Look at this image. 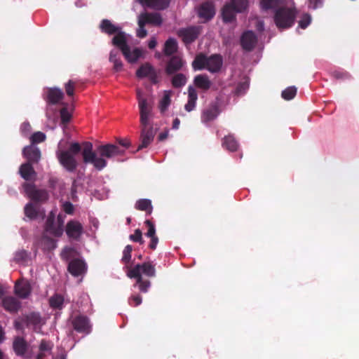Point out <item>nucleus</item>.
I'll return each mask as SVG.
<instances>
[{
	"label": "nucleus",
	"instance_id": "1",
	"mask_svg": "<svg viewBox=\"0 0 359 359\" xmlns=\"http://www.w3.org/2000/svg\"><path fill=\"white\" fill-rule=\"evenodd\" d=\"M83 163L92 164L98 170H101L107 166V159L124 154V149L113 144L99 145L95 151L90 142H83Z\"/></svg>",
	"mask_w": 359,
	"mask_h": 359
},
{
	"label": "nucleus",
	"instance_id": "2",
	"mask_svg": "<svg viewBox=\"0 0 359 359\" xmlns=\"http://www.w3.org/2000/svg\"><path fill=\"white\" fill-rule=\"evenodd\" d=\"M137 99L140 109V136L137 151L147 148L154 141L156 129L152 123V105L142 96V92L137 89Z\"/></svg>",
	"mask_w": 359,
	"mask_h": 359
},
{
	"label": "nucleus",
	"instance_id": "3",
	"mask_svg": "<svg viewBox=\"0 0 359 359\" xmlns=\"http://www.w3.org/2000/svg\"><path fill=\"white\" fill-rule=\"evenodd\" d=\"M83 142H72L67 150L59 151L57 152V157L60 163L69 172H74L78 163L75 156L81 152L83 155Z\"/></svg>",
	"mask_w": 359,
	"mask_h": 359
},
{
	"label": "nucleus",
	"instance_id": "4",
	"mask_svg": "<svg viewBox=\"0 0 359 359\" xmlns=\"http://www.w3.org/2000/svg\"><path fill=\"white\" fill-rule=\"evenodd\" d=\"M296 15L295 8L281 6L275 11L274 22L278 29L290 28L294 23Z\"/></svg>",
	"mask_w": 359,
	"mask_h": 359
},
{
	"label": "nucleus",
	"instance_id": "5",
	"mask_svg": "<svg viewBox=\"0 0 359 359\" xmlns=\"http://www.w3.org/2000/svg\"><path fill=\"white\" fill-rule=\"evenodd\" d=\"M114 46L121 51L123 55L129 63H135L142 57V51L140 48H135L131 51L128 43V38L124 39L123 34L114 39Z\"/></svg>",
	"mask_w": 359,
	"mask_h": 359
},
{
	"label": "nucleus",
	"instance_id": "6",
	"mask_svg": "<svg viewBox=\"0 0 359 359\" xmlns=\"http://www.w3.org/2000/svg\"><path fill=\"white\" fill-rule=\"evenodd\" d=\"M44 100L47 103L46 107V116L48 118H51L54 114V110L51 105L57 104L64 98L63 92L57 88H48L43 97Z\"/></svg>",
	"mask_w": 359,
	"mask_h": 359
},
{
	"label": "nucleus",
	"instance_id": "7",
	"mask_svg": "<svg viewBox=\"0 0 359 359\" xmlns=\"http://www.w3.org/2000/svg\"><path fill=\"white\" fill-rule=\"evenodd\" d=\"M142 273L148 277H154L156 276L154 265L149 262L138 264L130 269L127 275L130 278H139V280H140L141 277H142Z\"/></svg>",
	"mask_w": 359,
	"mask_h": 359
},
{
	"label": "nucleus",
	"instance_id": "8",
	"mask_svg": "<svg viewBox=\"0 0 359 359\" xmlns=\"http://www.w3.org/2000/svg\"><path fill=\"white\" fill-rule=\"evenodd\" d=\"M99 29H100L101 32L107 34V35H114V37L111 39V44L114 46V40L116 37H118V36L123 34L124 39H127L128 36L126 32L122 31V28L119 26H117L114 24H113L108 19H103L101 20Z\"/></svg>",
	"mask_w": 359,
	"mask_h": 359
},
{
	"label": "nucleus",
	"instance_id": "9",
	"mask_svg": "<svg viewBox=\"0 0 359 359\" xmlns=\"http://www.w3.org/2000/svg\"><path fill=\"white\" fill-rule=\"evenodd\" d=\"M202 27L201 26H190L187 28L180 29L177 34L186 44L193 43L201 34Z\"/></svg>",
	"mask_w": 359,
	"mask_h": 359
},
{
	"label": "nucleus",
	"instance_id": "10",
	"mask_svg": "<svg viewBox=\"0 0 359 359\" xmlns=\"http://www.w3.org/2000/svg\"><path fill=\"white\" fill-rule=\"evenodd\" d=\"M136 76L139 79L149 78L153 84L158 83V76L155 68L149 62L142 64L136 71Z\"/></svg>",
	"mask_w": 359,
	"mask_h": 359
},
{
	"label": "nucleus",
	"instance_id": "11",
	"mask_svg": "<svg viewBox=\"0 0 359 359\" xmlns=\"http://www.w3.org/2000/svg\"><path fill=\"white\" fill-rule=\"evenodd\" d=\"M22 187L26 194L34 201L43 202L48 198V194L46 190L37 189L33 184L25 182Z\"/></svg>",
	"mask_w": 359,
	"mask_h": 359
},
{
	"label": "nucleus",
	"instance_id": "12",
	"mask_svg": "<svg viewBox=\"0 0 359 359\" xmlns=\"http://www.w3.org/2000/svg\"><path fill=\"white\" fill-rule=\"evenodd\" d=\"M186 62L180 55H172L166 62L165 72L167 76H171L184 69Z\"/></svg>",
	"mask_w": 359,
	"mask_h": 359
},
{
	"label": "nucleus",
	"instance_id": "13",
	"mask_svg": "<svg viewBox=\"0 0 359 359\" xmlns=\"http://www.w3.org/2000/svg\"><path fill=\"white\" fill-rule=\"evenodd\" d=\"M72 324L74 329L79 333L88 334L91 332L90 320L86 316L79 315L75 316L72 320Z\"/></svg>",
	"mask_w": 359,
	"mask_h": 359
},
{
	"label": "nucleus",
	"instance_id": "14",
	"mask_svg": "<svg viewBox=\"0 0 359 359\" xmlns=\"http://www.w3.org/2000/svg\"><path fill=\"white\" fill-rule=\"evenodd\" d=\"M83 225L76 220H69L65 227V232L69 239L79 241L83 233Z\"/></svg>",
	"mask_w": 359,
	"mask_h": 359
},
{
	"label": "nucleus",
	"instance_id": "15",
	"mask_svg": "<svg viewBox=\"0 0 359 359\" xmlns=\"http://www.w3.org/2000/svg\"><path fill=\"white\" fill-rule=\"evenodd\" d=\"M55 216L53 212L48 215L45 224V231L50 233L55 237H60L64 231L63 221L61 220L60 224L55 225Z\"/></svg>",
	"mask_w": 359,
	"mask_h": 359
},
{
	"label": "nucleus",
	"instance_id": "16",
	"mask_svg": "<svg viewBox=\"0 0 359 359\" xmlns=\"http://www.w3.org/2000/svg\"><path fill=\"white\" fill-rule=\"evenodd\" d=\"M220 114L219 104L217 102H211L201 113V121L207 123L214 121Z\"/></svg>",
	"mask_w": 359,
	"mask_h": 359
},
{
	"label": "nucleus",
	"instance_id": "17",
	"mask_svg": "<svg viewBox=\"0 0 359 359\" xmlns=\"http://www.w3.org/2000/svg\"><path fill=\"white\" fill-rule=\"evenodd\" d=\"M197 13L198 17L203 20V22L210 20L215 15V9L213 2L210 1L203 2L199 6Z\"/></svg>",
	"mask_w": 359,
	"mask_h": 359
},
{
	"label": "nucleus",
	"instance_id": "18",
	"mask_svg": "<svg viewBox=\"0 0 359 359\" xmlns=\"http://www.w3.org/2000/svg\"><path fill=\"white\" fill-rule=\"evenodd\" d=\"M22 155L27 159V162L31 164L38 163L41 156L40 149L36 146L32 144L24 147Z\"/></svg>",
	"mask_w": 359,
	"mask_h": 359
},
{
	"label": "nucleus",
	"instance_id": "19",
	"mask_svg": "<svg viewBox=\"0 0 359 359\" xmlns=\"http://www.w3.org/2000/svg\"><path fill=\"white\" fill-rule=\"evenodd\" d=\"M25 323L27 327L32 326L35 332L39 333L45 322L39 313L32 312L25 316Z\"/></svg>",
	"mask_w": 359,
	"mask_h": 359
},
{
	"label": "nucleus",
	"instance_id": "20",
	"mask_svg": "<svg viewBox=\"0 0 359 359\" xmlns=\"http://www.w3.org/2000/svg\"><path fill=\"white\" fill-rule=\"evenodd\" d=\"M257 43V38L252 31L245 32L241 37V45L246 51H251Z\"/></svg>",
	"mask_w": 359,
	"mask_h": 359
},
{
	"label": "nucleus",
	"instance_id": "21",
	"mask_svg": "<svg viewBox=\"0 0 359 359\" xmlns=\"http://www.w3.org/2000/svg\"><path fill=\"white\" fill-rule=\"evenodd\" d=\"M67 269L73 276L77 277L86 271L87 266L83 260L74 259L69 262Z\"/></svg>",
	"mask_w": 359,
	"mask_h": 359
},
{
	"label": "nucleus",
	"instance_id": "22",
	"mask_svg": "<svg viewBox=\"0 0 359 359\" xmlns=\"http://www.w3.org/2000/svg\"><path fill=\"white\" fill-rule=\"evenodd\" d=\"M205 69L211 73H217L220 71L223 60L222 57L219 54H214L208 57Z\"/></svg>",
	"mask_w": 359,
	"mask_h": 359
},
{
	"label": "nucleus",
	"instance_id": "23",
	"mask_svg": "<svg viewBox=\"0 0 359 359\" xmlns=\"http://www.w3.org/2000/svg\"><path fill=\"white\" fill-rule=\"evenodd\" d=\"M4 309L10 313H17L21 306L20 302L14 297H4L1 300Z\"/></svg>",
	"mask_w": 359,
	"mask_h": 359
},
{
	"label": "nucleus",
	"instance_id": "24",
	"mask_svg": "<svg viewBox=\"0 0 359 359\" xmlns=\"http://www.w3.org/2000/svg\"><path fill=\"white\" fill-rule=\"evenodd\" d=\"M138 19L144 24H151L155 26H159L162 23V18L158 13H143L139 15Z\"/></svg>",
	"mask_w": 359,
	"mask_h": 359
},
{
	"label": "nucleus",
	"instance_id": "25",
	"mask_svg": "<svg viewBox=\"0 0 359 359\" xmlns=\"http://www.w3.org/2000/svg\"><path fill=\"white\" fill-rule=\"evenodd\" d=\"M15 293L22 299H26L30 294L32 288L27 281H17L15 284Z\"/></svg>",
	"mask_w": 359,
	"mask_h": 359
},
{
	"label": "nucleus",
	"instance_id": "26",
	"mask_svg": "<svg viewBox=\"0 0 359 359\" xmlns=\"http://www.w3.org/2000/svg\"><path fill=\"white\" fill-rule=\"evenodd\" d=\"M13 348L18 356H25L28 349V344L22 337H15L13 342Z\"/></svg>",
	"mask_w": 359,
	"mask_h": 359
},
{
	"label": "nucleus",
	"instance_id": "27",
	"mask_svg": "<svg viewBox=\"0 0 359 359\" xmlns=\"http://www.w3.org/2000/svg\"><path fill=\"white\" fill-rule=\"evenodd\" d=\"M33 164L30 163H25L22 164L19 169L20 176L26 181L34 180L36 178V172H35Z\"/></svg>",
	"mask_w": 359,
	"mask_h": 359
},
{
	"label": "nucleus",
	"instance_id": "28",
	"mask_svg": "<svg viewBox=\"0 0 359 359\" xmlns=\"http://www.w3.org/2000/svg\"><path fill=\"white\" fill-rule=\"evenodd\" d=\"M194 84L196 88L207 91L210 88L212 82L207 74H198L194 79Z\"/></svg>",
	"mask_w": 359,
	"mask_h": 359
},
{
	"label": "nucleus",
	"instance_id": "29",
	"mask_svg": "<svg viewBox=\"0 0 359 359\" xmlns=\"http://www.w3.org/2000/svg\"><path fill=\"white\" fill-rule=\"evenodd\" d=\"M139 3L149 8L163 10L168 7L170 0H137Z\"/></svg>",
	"mask_w": 359,
	"mask_h": 359
},
{
	"label": "nucleus",
	"instance_id": "30",
	"mask_svg": "<svg viewBox=\"0 0 359 359\" xmlns=\"http://www.w3.org/2000/svg\"><path fill=\"white\" fill-rule=\"evenodd\" d=\"M238 13L235 7L230 3L224 6L222 10L223 21L226 23L231 22L236 19V13Z\"/></svg>",
	"mask_w": 359,
	"mask_h": 359
},
{
	"label": "nucleus",
	"instance_id": "31",
	"mask_svg": "<svg viewBox=\"0 0 359 359\" xmlns=\"http://www.w3.org/2000/svg\"><path fill=\"white\" fill-rule=\"evenodd\" d=\"M222 147L229 151H236L238 148V143L235 137L229 134L226 135L222 140Z\"/></svg>",
	"mask_w": 359,
	"mask_h": 359
},
{
	"label": "nucleus",
	"instance_id": "32",
	"mask_svg": "<svg viewBox=\"0 0 359 359\" xmlns=\"http://www.w3.org/2000/svg\"><path fill=\"white\" fill-rule=\"evenodd\" d=\"M53 347V344L51 341L42 339L39 346V353L36 355V359H43V358L46 357V353L51 351Z\"/></svg>",
	"mask_w": 359,
	"mask_h": 359
},
{
	"label": "nucleus",
	"instance_id": "33",
	"mask_svg": "<svg viewBox=\"0 0 359 359\" xmlns=\"http://www.w3.org/2000/svg\"><path fill=\"white\" fill-rule=\"evenodd\" d=\"M178 46L176 39L169 38L165 43L163 53L166 56H172L177 51Z\"/></svg>",
	"mask_w": 359,
	"mask_h": 359
},
{
	"label": "nucleus",
	"instance_id": "34",
	"mask_svg": "<svg viewBox=\"0 0 359 359\" xmlns=\"http://www.w3.org/2000/svg\"><path fill=\"white\" fill-rule=\"evenodd\" d=\"M187 82V77L182 73L177 72L172 74L171 79V84L175 88H181L186 85Z\"/></svg>",
	"mask_w": 359,
	"mask_h": 359
},
{
	"label": "nucleus",
	"instance_id": "35",
	"mask_svg": "<svg viewBox=\"0 0 359 359\" xmlns=\"http://www.w3.org/2000/svg\"><path fill=\"white\" fill-rule=\"evenodd\" d=\"M109 61L114 64L113 69L116 72H121L123 69V63L118 50H112L109 53Z\"/></svg>",
	"mask_w": 359,
	"mask_h": 359
},
{
	"label": "nucleus",
	"instance_id": "36",
	"mask_svg": "<svg viewBox=\"0 0 359 359\" xmlns=\"http://www.w3.org/2000/svg\"><path fill=\"white\" fill-rule=\"evenodd\" d=\"M208 57L203 53L198 54L192 62V67L194 70H202L205 69Z\"/></svg>",
	"mask_w": 359,
	"mask_h": 359
},
{
	"label": "nucleus",
	"instance_id": "37",
	"mask_svg": "<svg viewBox=\"0 0 359 359\" xmlns=\"http://www.w3.org/2000/svg\"><path fill=\"white\" fill-rule=\"evenodd\" d=\"M40 245L44 251L53 250L57 247L56 241L47 236L43 235L41 239Z\"/></svg>",
	"mask_w": 359,
	"mask_h": 359
},
{
	"label": "nucleus",
	"instance_id": "38",
	"mask_svg": "<svg viewBox=\"0 0 359 359\" xmlns=\"http://www.w3.org/2000/svg\"><path fill=\"white\" fill-rule=\"evenodd\" d=\"M135 207L138 210L145 211L148 215H151L153 210L151 201L146 198L138 200Z\"/></svg>",
	"mask_w": 359,
	"mask_h": 359
},
{
	"label": "nucleus",
	"instance_id": "39",
	"mask_svg": "<svg viewBox=\"0 0 359 359\" xmlns=\"http://www.w3.org/2000/svg\"><path fill=\"white\" fill-rule=\"evenodd\" d=\"M280 0H260L261 8L264 11L275 9L280 8Z\"/></svg>",
	"mask_w": 359,
	"mask_h": 359
},
{
	"label": "nucleus",
	"instance_id": "40",
	"mask_svg": "<svg viewBox=\"0 0 359 359\" xmlns=\"http://www.w3.org/2000/svg\"><path fill=\"white\" fill-rule=\"evenodd\" d=\"M64 303V298L62 295L55 294L49 299L50 306L53 309H61Z\"/></svg>",
	"mask_w": 359,
	"mask_h": 359
},
{
	"label": "nucleus",
	"instance_id": "41",
	"mask_svg": "<svg viewBox=\"0 0 359 359\" xmlns=\"http://www.w3.org/2000/svg\"><path fill=\"white\" fill-rule=\"evenodd\" d=\"M24 212L26 217L30 219H34L38 216V210L32 203H29L25 205Z\"/></svg>",
	"mask_w": 359,
	"mask_h": 359
},
{
	"label": "nucleus",
	"instance_id": "42",
	"mask_svg": "<svg viewBox=\"0 0 359 359\" xmlns=\"http://www.w3.org/2000/svg\"><path fill=\"white\" fill-rule=\"evenodd\" d=\"M62 104L64 105V107L60 109V111L61 123L63 125H66L70 121L72 118V114L67 109V104L62 102Z\"/></svg>",
	"mask_w": 359,
	"mask_h": 359
},
{
	"label": "nucleus",
	"instance_id": "43",
	"mask_svg": "<svg viewBox=\"0 0 359 359\" xmlns=\"http://www.w3.org/2000/svg\"><path fill=\"white\" fill-rule=\"evenodd\" d=\"M230 4L240 13L245 11L248 6V0H231Z\"/></svg>",
	"mask_w": 359,
	"mask_h": 359
},
{
	"label": "nucleus",
	"instance_id": "44",
	"mask_svg": "<svg viewBox=\"0 0 359 359\" xmlns=\"http://www.w3.org/2000/svg\"><path fill=\"white\" fill-rule=\"evenodd\" d=\"M297 94V88L294 86H290L285 89L282 93V97L285 100L293 99Z\"/></svg>",
	"mask_w": 359,
	"mask_h": 359
},
{
	"label": "nucleus",
	"instance_id": "45",
	"mask_svg": "<svg viewBox=\"0 0 359 359\" xmlns=\"http://www.w3.org/2000/svg\"><path fill=\"white\" fill-rule=\"evenodd\" d=\"M46 135L40 131L36 132L30 137L31 144L34 145L46 140Z\"/></svg>",
	"mask_w": 359,
	"mask_h": 359
},
{
	"label": "nucleus",
	"instance_id": "46",
	"mask_svg": "<svg viewBox=\"0 0 359 359\" xmlns=\"http://www.w3.org/2000/svg\"><path fill=\"white\" fill-rule=\"evenodd\" d=\"M170 95L168 93H165L159 102V109L161 112H164L167 110L168 106L170 104Z\"/></svg>",
	"mask_w": 359,
	"mask_h": 359
},
{
	"label": "nucleus",
	"instance_id": "47",
	"mask_svg": "<svg viewBox=\"0 0 359 359\" xmlns=\"http://www.w3.org/2000/svg\"><path fill=\"white\" fill-rule=\"evenodd\" d=\"M136 279V284L134 286H136L137 285H139V289L142 292H147L148 291L149 287H150L151 283L149 280H143L142 277H141L140 280H139V278H135Z\"/></svg>",
	"mask_w": 359,
	"mask_h": 359
},
{
	"label": "nucleus",
	"instance_id": "48",
	"mask_svg": "<svg viewBox=\"0 0 359 359\" xmlns=\"http://www.w3.org/2000/svg\"><path fill=\"white\" fill-rule=\"evenodd\" d=\"M133 251V247L130 245H128L125 247L123 251L122 262L125 264H128L131 259V253Z\"/></svg>",
	"mask_w": 359,
	"mask_h": 359
},
{
	"label": "nucleus",
	"instance_id": "49",
	"mask_svg": "<svg viewBox=\"0 0 359 359\" xmlns=\"http://www.w3.org/2000/svg\"><path fill=\"white\" fill-rule=\"evenodd\" d=\"M332 76L338 80H345L351 79V74L346 71L335 70L332 72Z\"/></svg>",
	"mask_w": 359,
	"mask_h": 359
},
{
	"label": "nucleus",
	"instance_id": "50",
	"mask_svg": "<svg viewBox=\"0 0 359 359\" xmlns=\"http://www.w3.org/2000/svg\"><path fill=\"white\" fill-rule=\"evenodd\" d=\"M129 238L132 241L139 243L141 245L144 242L142 238V233L139 229H135L134 233L130 235Z\"/></svg>",
	"mask_w": 359,
	"mask_h": 359
},
{
	"label": "nucleus",
	"instance_id": "51",
	"mask_svg": "<svg viewBox=\"0 0 359 359\" xmlns=\"http://www.w3.org/2000/svg\"><path fill=\"white\" fill-rule=\"evenodd\" d=\"M28 257V252L25 250L17 251L14 256V260L15 262H25Z\"/></svg>",
	"mask_w": 359,
	"mask_h": 359
},
{
	"label": "nucleus",
	"instance_id": "52",
	"mask_svg": "<svg viewBox=\"0 0 359 359\" xmlns=\"http://www.w3.org/2000/svg\"><path fill=\"white\" fill-rule=\"evenodd\" d=\"M76 84V82L73 80H69L67 83H65V89L68 96L71 97L74 95Z\"/></svg>",
	"mask_w": 359,
	"mask_h": 359
},
{
	"label": "nucleus",
	"instance_id": "53",
	"mask_svg": "<svg viewBox=\"0 0 359 359\" xmlns=\"http://www.w3.org/2000/svg\"><path fill=\"white\" fill-rule=\"evenodd\" d=\"M145 225L148 227V231L146 233V236L151 237L156 236V229L154 223L149 219H147L144 222Z\"/></svg>",
	"mask_w": 359,
	"mask_h": 359
},
{
	"label": "nucleus",
	"instance_id": "54",
	"mask_svg": "<svg viewBox=\"0 0 359 359\" xmlns=\"http://www.w3.org/2000/svg\"><path fill=\"white\" fill-rule=\"evenodd\" d=\"M311 18L310 15L306 13L304 14L302 19L299 22V27L302 29H306L311 23Z\"/></svg>",
	"mask_w": 359,
	"mask_h": 359
},
{
	"label": "nucleus",
	"instance_id": "55",
	"mask_svg": "<svg viewBox=\"0 0 359 359\" xmlns=\"http://www.w3.org/2000/svg\"><path fill=\"white\" fill-rule=\"evenodd\" d=\"M142 299L140 294L132 295L128 299V304L132 306H137L142 304Z\"/></svg>",
	"mask_w": 359,
	"mask_h": 359
},
{
	"label": "nucleus",
	"instance_id": "56",
	"mask_svg": "<svg viewBox=\"0 0 359 359\" xmlns=\"http://www.w3.org/2000/svg\"><path fill=\"white\" fill-rule=\"evenodd\" d=\"M188 100H190L191 102H194L196 103V101L198 100V94L196 90V89L191 86H189L188 87Z\"/></svg>",
	"mask_w": 359,
	"mask_h": 359
},
{
	"label": "nucleus",
	"instance_id": "57",
	"mask_svg": "<svg viewBox=\"0 0 359 359\" xmlns=\"http://www.w3.org/2000/svg\"><path fill=\"white\" fill-rule=\"evenodd\" d=\"M139 28L137 30V36L140 38H144L147 35V32L144 29L145 24L138 19Z\"/></svg>",
	"mask_w": 359,
	"mask_h": 359
},
{
	"label": "nucleus",
	"instance_id": "58",
	"mask_svg": "<svg viewBox=\"0 0 359 359\" xmlns=\"http://www.w3.org/2000/svg\"><path fill=\"white\" fill-rule=\"evenodd\" d=\"M74 252V250L72 248H65L61 253L62 259L65 261H68L71 258L72 255L73 254Z\"/></svg>",
	"mask_w": 359,
	"mask_h": 359
},
{
	"label": "nucleus",
	"instance_id": "59",
	"mask_svg": "<svg viewBox=\"0 0 359 359\" xmlns=\"http://www.w3.org/2000/svg\"><path fill=\"white\" fill-rule=\"evenodd\" d=\"M62 209L67 214L69 215H72L74 211V207L73 204L69 201L64 203L62 205Z\"/></svg>",
	"mask_w": 359,
	"mask_h": 359
},
{
	"label": "nucleus",
	"instance_id": "60",
	"mask_svg": "<svg viewBox=\"0 0 359 359\" xmlns=\"http://www.w3.org/2000/svg\"><path fill=\"white\" fill-rule=\"evenodd\" d=\"M309 7L313 9H316L323 6L324 0H308Z\"/></svg>",
	"mask_w": 359,
	"mask_h": 359
},
{
	"label": "nucleus",
	"instance_id": "61",
	"mask_svg": "<svg viewBox=\"0 0 359 359\" xmlns=\"http://www.w3.org/2000/svg\"><path fill=\"white\" fill-rule=\"evenodd\" d=\"M149 238H151V241L149 244V248L151 250H154L156 248L157 244L158 243V238L156 235L154 236H151Z\"/></svg>",
	"mask_w": 359,
	"mask_h": 359
},
{
	"label": "nucleus",
	"instance_id": "62",
	"mask_svg": "<svg viewBox=\"0 0 359 359\" xmlns=\"http://www.w3.org/2000/svg\"><path fill=\"white\" fill-rule=\"evenodd\" d=\"M196 104V102L187 100V102L184 106V109L187 111L190 112L195 109Z\"/></svg>",
	"mask_w": 359,
	"mask_h": 359
},
{
	"label": "nucleus",
	"instance_id": "63",
	"mask_svg": "<svg viewBox=\"0 0 359 359\" xmlns=\"http://www.w3.org/2000/svg\"><path fill=\"white\" fill-rule=\"evenodd\" d=\"M118 144L123 147V149H126L130 146V142L128 139L119 140Z\"/></svg>",
	"mask_w": 359,
	"mask_h": 359
},
{
	"label": "nucleus",
	"instance_id": "64",
	"mask_svg": "<svg viewBox=\"0 0 359 359\" xmlns=\"http://www.w3.org/2000/svg\"><path fill=\"white\" fill-rule=\"evenodd\" d=\"M168 130H165L163 132L161 133L158 137L159 141H163L167 139L168 136Z\"/></svg>",
	"mask_w": 359,
	"mask_h": 359
}]
</instances>
